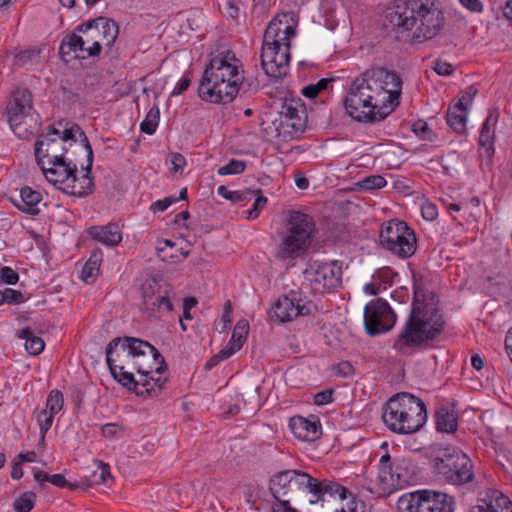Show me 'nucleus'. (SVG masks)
Listing matches in <instances>:
<instances>
[{
  "label": "nucleus",
  "instance_id": "38",
  "mask_svg": "<svg viewBox=\"0 0 512 512\" xmlns=\"http://www.w3.org/2000/svg\"><path fill=\"white\" fill-rule=\"evenodd\" d=\"M160 111L157 106H153L147 113L146 118L140 124V129L143 133L152 135L158 126Z\"/></svg>",
  "mask_w": 512,
  "mask_h": 512
},
{
  "label": "nucleus",
  "instance_id": "37",
  "mask_svg": "<svg viewBox=\"0 0 512 512\" xmlns=\"http://www.w3.org/2000/svg\"><path fill=\"white\" fill-rule=\"evenodd\" d=\"M34 478L40 485L44 482H50L59 488L69 487L73 489L75 487V485L70 484L62 474L49 475L45 471L37 470L34 472Z\"/></svg>",
  "mask_w": 512,
  "mask_h": 512
},
{
  "label": "nucleus",
  "instance_id": "12",
  "mask_svg": "<svg viewBox=\"0 0 512 512\" xmlns=\"http://www.w3.org/2000/svg\"><path fill=\"white\" fill-rule=\"evenodd\" d=\"M379 478L386 485L401 489L415 481V466L404 458L392 462L390 455L385 454L380 459Z\"/></svg>",
  "mask_w": 512,
  "mask_h": 512
},
{
  "label": "nucleus",
  "instance_id": "45",
  "mask_svg": "<svg viewBox=\"0 0 512 512\" xmlns=\"http://www.w3.org/2000/svg\"><path fill=\"white\" fill-rule=\"evenodd\" d=\"M386 184V179L381 175L368 176L358 183V185L364 190L380 189Z\"/></svg>",
  "mask_w": 512,
  "mask_h": 512
},
{
  "label": "nucleus",
  "instance_id": "42",
  "mask_svg": "<svg viewBox=\"0 0 512 512\" xmlns=\"http://www.w3.org/2000/svg\"><path fill=\"white\" fill-rule=\"evenodd\" d=\"M94 464L99 470L93 472V481L96 484H105L108 479H112L110 466L101 460H94Z\"/></svg>",
  "mask_w": 512,
  "mask_h": 512
},
{
  "label": "nucleus",
  "instance_id": "51",
  "mask_svg": "<svg viewBox=\"0 0 512 512\" xmlns=\"http://www.w3.org/2000/svg\"><path fill=\"white\" fill-rule=\"evenodd\" d=\"M421 213L425 220L433 221L438 216V209L434 203L425 202L421 207Z\"/></svg>",
  "mask_w": 512,
  "mask_h": 512
},
{
  "label": "nucleus",
  "instance_id": "54",
  "mask_svg": "<svg viewBox=\"0 0 512 512\" xmlns=\"http://www.w3.org/2000/svg\"><path fill=\"white\" fill-rule=\"evenodd\" d=\"M434 71L441 76H449L453 73V65L448 62L436 60L433 65Z\"/></svg>",
  "mask_w": 512,
  "mask_h": 512
},
{
  "label": "nucleus",
  "instance_id": "15",
  "mask_svg": "<svg viewBox=\"0 0 512 512\" xmlns=\"http://www.w3.org/2000/svg\"><path fill=\"white\" fill-rule=\"evenodd\" d=\"M395 322L396 315L385 300L379 298L365 306L364 325L367 334L375 336L388 332Z\"/></svg>",
  "mask_w": 512,
  "mask_h": 512
},
{
  "label": "nucleus",
  "instance_id": "4",
  "mask_svg": "<svg viewBox=\"0 0 512 512\" xmlns=\"http://www.w3.org/2000/svg\"><path fill=\"white\" fill-rule=\"evenodd\" d=\"M445 321L433 304L415 296L408 319L394 340L393 348L400 354H408L435 341L444 329Z\"/></svg>",
  "mask_w": 512,
  "mask_h": 512
},
{
  "label": "nucleus",
  "instance_id": "61",
  "mask_svg": "<svg viewBox=\"0 0 512 512\" xmlns=\"http://www.w3.org/2000/svg\"><path fill=\"white\" fill-rule=\"evenodd\" d=\"M154 374H150L148 376V380H150V383H151V387L153 388V390L151 391V395L153 394H157V391L156 389H158L159 391L162 389V386L163 384L165 383L166 379H162L161 376L155 378L154 377Z\"/></svg>",
  "mask_w": 512,
  "mask_h": 512
},
{
  "label": "nucleus",
  "instance_id": "48",
  "mask_svg": "<svg viewBox=\"0 0 512 512\" xmlns=\"http://www.w3.org/2000/svg\"><path fill=\"white\" fill-rule=\"evenodd\" d=\"M19 275L18 273L10 267H2L0 269V284L5 283L9 285H14L18 282Z\"/></svg>",
  "mask_w": 512,
  "mask_h": 512
},
{
  "label": "nucleus",
  "instance_id": "43",
  "mask_svg": "<svg viewBox=\"0 0 512 512\" xmlns=\"http://www.w3.org/2000/svg\"><path fill=\"white\" fill-rule=\"evenodd\" d=\"M55 414L45 410L40 411L37 414L36 420L40 427L41 431V441L43 442L45 439V434L49 431L53 424V418Z\"/></svg>",
  "mask_w": 512,
  "mask_h": 512
},
{
  "label": "nucleus",
  "instance_id": "32",
  "mask_svg": "<svg viewBox=\"0 0 512 512\" xmlns=\"http://www.w3.org/2000/svg\"><path fill=\"white\" fill-rule=\"evenodd\" d=\"M103 259V253L100 249H95L88 261L85 263V265L82 268V274L81 277L86 283H92L94 282L96 276L99 273L100 270V264Z\"/></svg>",
  "mask_w": 512,
  "mask_h": 512
},
{
  "label": "nucleus",
  "instance_id": "23",
  "mask_svg": "<svg viewBox=\"0 0 512 512\" xmlns=\"http://www.w3.org/2000/svg\"><path fill=\"white\" fill-rule=\"evenodd\" d=\"M289 427L293 435L302 441H315L322 434L320 421L315 416L311 418H305L300 415L291 417Z\"/></svg>",
  "mask_w": 512,
  "mask_h": 512
},
{
  "label": "nucleus",
  "instance_id": "25",
  "mask_svg": "<svg viewBox=\"0 0 512 512\" xmlns=\"http://www.w3.org/2000/svg\"><path fill=\"white\" fill-rule=\"evenodd\" d=\"M126 369L130 371L135 370L140 378H148V376L153 373L161 375L167 370V364L161 354L159 359H156V357L152 356L151 353L145 357H132L130 362L126 364Z\"/></svg>",
  "mask_w": 512,
  "mask_h": 512
},
{
  "label": "nucleus",
  "instance_id": "50",
  "mask_svg": "<svg viewBox=\"0 0 512 512\" xmlns=\"http://www.w3.org/2000/svg\"><path fill=\"white\" fill-rule=\"evenodd\" d=\"M3 295L5 296V303L8 304H19L24 300V296L20 291L11 288H5Z\"/></svg>",
  "mask_w": 512,
  "mask_h": 512
},
{
  "label": "nucleus",
  "instance_id": "57",
  "mask_svg": "<svg viewBox=\"0 0 512 512\" xmlns=\"http://www.w3.org/2000/svg\"><path fill=\"white\" fill-rule=\"evenodd\" d=\"M171 163L175 172H182L186 165L185 157L180 153H173L171 157Z\"/></svg>",
  "mask_w": 512,
  "mask_h": 512
},
{
  "label": "nucleus",
  "instance_id": "52",
  "mask_svg": "<svg viewBox=\"0 0 512 512\" xmlns=\"http://www.w3.org/2000/svg\"><path fill=\"white\" fill-rule=\"evenodd\" d=\"M175 202H177L176 197H166L162 200H157V201L153 202L150 206V209L153 212H162V211H165L168 207H170Z\"/></svg>",
  "mask_w": 512,
  "mask_h": 512
},
{
  "label": "nucleus",
  "instance_id": "28",
  "mask_svg": "<svg viewBox=\"0 0 512 512\" xmlns=\"http://www.w3.org/2000/svg\"><path fill=\"white\" fill-rule=\"evenodd\" d=\"M42 199L43 197L41 192L34 190L29 186H24L20 189L18 198L11 197L13 205L18 210L32 216L40 213L38 205Z\"/></svg>",
  "mask_w": 512,
  "mask_h": 512
},
{
  "label": "nucleus",
  "instance_id": "6",
  "mask_svg": "<svg viewBox=\"0 0 512 512\" xmlns=\"http://www.w3.org/2000/svg\"><path fill=\"white\" fill-rule=\"evenodd\" d=\"M382 419L391 431L398 434H412L419 431L426 423L427 409L420 398L408 392H402L388 400Z\"/></svg>",
  "mask_w": 512,
  "mask_h": 512
},
{
  "label": "nucleus",
  "instance_id": "7",
  "mask_svg": "<svg viewBox=\"0 0 512 512\" xmlns=\"http://www.w3.org/2000/svg\"><path fill=\"white\" fill-rule=\"evenodd\" d=\"M434 473L443 481L464 486L475 481L472 460L459 448L446 447L431 460Z\"/></svg>",
  "mask_w": 512,
  "mask_h": 512
},
{
  "label": "nucleus",
  "instance_id": "34",
  "mask_svg": "<svg viewBox=\"0 0 512 512\" xmlns=\"http://www.w3.org/2000/svg\"><path fill=\"white\" fill-rule=\"evenodd\" d=\"M18 337L25 340V349L31 355L40 354L45 347L43 339L30 329L24 328L18 332Z\"/></svg>",
  "mask_w": 512,
  "mask_h": 512
},
{
  "label": "nucleus",
  "instance_id": "53",
  "mask_svg": "<svg viewBox=\"0 0 512 512\" xmlns=\"http://www.w3.org/2000/svg\"><path fill=\"white\" fill-rule=\"evenodd\" d=\"M333 401V390L328 389L314 395V404L317 406L326 405Z\"/></svg>",
  "mask_w": 512,
  "mask_h": 512
},
{
  "label": "nucleus",
  "instance_id": "46",
  "mask_svg": "<svg viewBox=\"0 0 512 512\" xmlns=\"http://www.w3.org/2000/svg\"><path fill=\"white\" fill-rule=\"evenodd\" d=\"M248 333V323L246 321H239L234 328L231 342H237V349L242 347L243 342L246 340Z\"/></svg>",
  "mask_w": 512,
  "mask_h": 512
},
{
  "label": "nucleus",
  "instance_id": "2",
  "mask_svg": "<svg viewBox=\"0 0 512 512\" xmlns=\"http://www.w3.org/2000/svg\"><path fill=\"white\" fill-rule=\"evenodd\" d=\"M444 24V14L436 0H395L385 12V27L403 41L430 40Z\"/></svg>",
  "mask_w": 512,
  "mask_h": 512
},
{
  "label": "nucleus",
  "instance_id": "5",
  "mask_svg": "<svg viewBox=\"0 0 512 512\" xmlns=\"http://www.w3.org/2000/svg\"><path fill=\"white\" fill-rule=\"evenodd\" d=\"M85 132L75 123H66L61 131L53 126L47 128L35 143V157L39 166L46 167L53 161L75 156L74 149L83 151Z\"/></svg>",
  "mask_w": 512,
  "mask_h": 512
},
{
  "label": "nucleus",
  "instance_id": "29",
  "mask_svg": "<svg viewBox=\"0 0 512 512\" xmlns=\"http://www.w3.org/2000/svg\"><path fill=\"white\" fill-rule=\"evenodd\" d=\"M88 234L95 241L109 247L117 246L122 241L121 230L115 223H108L104 226H92L88 229Z\"/></svg>",
  "mask_w": 512,
  "mask_h": 512
},
{
  "label": "nucleus",
  "instance_id": "41",
  "mask_svg": "<svg viewBox=\"0 0 512 512\" xmlns=\"http://www.w3.org/2000/svg\"><path fill=\"white\" fill-rule=\"evenodd\" d=\"M332 82L331 79H320L315 84H310L305 86L302 89V95L309 99H314L319 95V93L325 89H327L328 85Z\"/></svg>",
  "mask_w": 512,
  "mask_h": 512
},
{
  "label": "nucleus",
  "instance_id": "47",
  "mask_svg": "<svg viewBox=\"0 0 512 512\" xmlns=\"http://www.w3.org/2000/svg\"><path fill=\"white\" fill-rule=\"evenodd\" d=\"M478 145H479L478 151H479L480 158L482 160L485 159L487 165H491L492 158H493L494 152H495L494 143H492V142L482 143V142L478 141Z\"/></svg>",
  "mask_w": 512,
  "mask_h": 512
},
{
  "label": "nucleus",
  "instance_id": "55",
  "mask_svg": "<svg viewBox=\"0 0 512 512\" xmlns=\"http://www.w3.org/2000/svg\"><path fill=\"white\" fill-rule=\"evenodd\" d=\"M190 83H191V74L188 72L183 75V77L180 79L178 84L175 86V88L172 92V95L177 96V95L182 94L184 91H186L188 89V87L190 86Z\"/></svg>",
  "mask_w": 512,
  "mask_h": 512
},
{
  "label": "nucleus",
  "instance_id": "27",
  "mask_svg": "<svg viewBox=\"0 0 512 512\" xmlns=\"http://www.w3.org/2000/svg\"><path fill=\"white\" fill-rule=\"evenodd\" d=\"M111 375L119 384L128 390L134 391L137 395L151 396L153 388L148 378L139 377V379L136 380L133 371L127 370L126 368H123L122 371L120 369L115 370V373Z\"/></svg>",
  "mask_w": 512,
  "mask_h": 512
},
{
  "label": "nucleus",
  "instance_id": "49",
  "mask_svg": "<svg viewBox=\"0 0 512 512\" xmlns=\"http://www.w3.org/2000/svg\"><path fill=\"white\" fill-rule=\"evenodd\" d=\"M267 203V198L265 196H258L251 209L247 210L245 213L247 219H255L258 217L260 211L264 208Z\"/></svg>",
  "mask_w": 512,
  "mask_h": 512
},
{
  "label": "nucleus",
  "instance_id": "20",
  "mask_svg": "<svg viewBox=\"0 0 512 512\" xmlns=\"http://www.w3.org/2000/svg\"><path fill=\"white\" fill-rule=\"evenodd\" d=\"M280 125L284 132L302 133L306 128L307 113L300 99L285 100L279 112Z\"/></svg>",
  "mask_w": 512,
  "mask_h": 512
},
{
  "label": "nucleus",
  "instance_id": "9",
  "mask_svg": "<svg viewBox=\"0 0 512 512\" xmlns=\"http://www.w3.org/2000/svg\"><path fill=\"white\" fill-rule=\"evenodd\" d=\"M159 359L160 352L148 341L125 336L112 339L106 347V362L110 373L126 368L132 357H145L148 354Z\"/></svg>",
  "mask_w": 512,
  "mask_h": 512
},
{
  "label": "nucleus",
  "instance_id": "14",
  "mask_svg": "<svg viewBox=\"0 0 512 512\" xmlns=\"http://www.w3.org/2000/svg\"><path fill=\"white\" fill-rule=\"evenodd\" d=\"M141 290L144 309L150 316L159 318L163 313L172 311L173 305L170 299L172 290L168 284L149 278L142 284Z\"/></svg>",
  "mask_w": 512,
  "mask_h": 512
},
{
  "label": "nucleus",
  "instance_id": "60",
  "mask_svg": "<svg viewBox=\"0 0 512 512\" xmlns=\"http://www.w3.org/2000/svg\"><path fill=\"white\" fill-rule=\"evenodd\" d=\"M223 13H224V15H226L232 19H235L239 15V8L233 2L228 1L225 3V5L223 7Z\"/></svg>",
  "mask_w": 512,
  "mask_h": 512
},
{
  "label": "nucleus",
  "instance_id": "26",
  "mask_svg": "<svg viewBox=\"0 0 512 512\" xmlns=\"http://www.w3.org/2000/svg\"><path fill=\"white\" fill-rule=\"evenodd\" d=\"M92 29L95 30V33L102 35V41L107 46L115 42L119 32L117 23L105 17H99L81 24L76 28V31L85 33Z\"/></svg>",
  "mask_w": 512,
  "mask_h": 512
},
{
  "label": "nucleus",
  "instance_id": "24",
  "mask_svg": "<svg viewBox=\"0 0 512 512\" xmlns=\"http://www.w3.org/2000/svg\"><path fill=\"white\" fill-rule=\"evenodd\" d=\"M470 512H512V502L498 490H488L477 499Z\"/></svg>",
  "mask_w": 512,
  "mask_h": 512
},
{
  "label": "nucleus",
  "instance_id": "13",
  "mask_svg": "<svg viewBox=\"0 0 512 512\" xmlns=\"http://www.w3.org/2000/svg\"><path fill=\"white\" fill-rule=\"evenodd\" d=\"M32 109V95L30 91L25 88L14 90L7 104L5 115L11 130L19 138H24L27 135L28 129L24 128L22 130V125L31 116Z\"/></svg>",
  "mask_w": 512,
  "mask_h": 512
},
{
  "label": "nucleus",
  "instance_id": "62",
  "mask_svg": "<svg viewBox=\"0 0 512 512\" xmlns=\"http://www.w3.org/2000/svg\"><path fill=\"white\" fill-rule=\"evenodd\" d=\"M118 425L115 423H107L102 426V435L106 438H112L116 435Z\"/></svg>",
  "mask_w": 512,
  "mask_h": 512
},
{
  "label": "nucleus",
  "instance_id": "17",
  "mask_svg": "<svg viewBox=\"0 0 512 512\" xmlns=\"http://www.w3.org/2000/svg\"><path fill=\"white\" fill-rule=\"evenodd\" d=\"M83 151L87 155V165L84 168L85 173L80 177L77 176V172L72 174L65 186L58 187V189L65 194L79 198H84L92 194L95 187L92 177L94 155L88 137H83Z\"/></svg>",
  "mask_w": 512,
  "mask_h": 512
},
{
  "label": "nucleus",
  "instance_id": "58",
  "mask_svg": "<svg viewBox=\"0 0 512 512\" xmlns=\"http://www.w3.org/2000/svg\"><path fill=\"white\" fill-rule=\"evenodd\" d=\"M254 194V192L250 191H231L229 194V199L232 202H241L245 200H250L251 196Z\"/></svg>",
  "mask_w": 512,
  "mask_h": 512
},
{
  "label": "nucleus",
  "instance_id": "40",
  "mask_svg": "<svg viewBox=\"0 0 512 512\" xmlns=\"http://www.w3.org/2000/svg\"><path fill=\"white\" fill-rule=\"evenodd\" d=\"M63 404L64 398L62 392L57 389L50 391L46 399V408L49 412L52 414L59 413L63 408Z\"/></svg>",
  "mask_w": 512,
  "mask_h": 512
},
{
  "label": "nucleus",
  "instance_id": "35",
  "mask_svg": "<svg viewBox=\"0 0 512 512\" xmlns=\"http://www.w3.org/2000/svg\"><path fill=\"white\" fill-rule=\"evenodd\" d=\"M158 257L165 262L176 263L180 261L179 256L177 254L178 249H176V244L169 240L163 239L159 241L158 246L156 247Z\"/></svg>",
  "mask_w": 512,
  "mask_h": 512
},
{
  "label": "nucleus",
  "instance_id": "11",
  "mask_svg": "<svg viewBox=\"0 0 512 512\" xmlns=\"http://www.w3.org/2000/svg\"><path fill=\"white\" fill-rule=\"evenodd\" d=\"M380 243L400 258H408L416 251V237L404 221L397 219L382 224Z\"/></svg>",
  "mask_w": 512,
  "mask_h": 512
},
{
  "label": "nucleus",
  "instance_id": "36",
  "mask_svg": "<svg viewBox=\"0 0 512 512\" xmlns=\"http://www.w3.org/2000/svg\"><path fill=\"white\" fill-rule=\"evenodd\" d=\"M498 121V113L497 112H491L486 120L484 121L480 135H479V142L482 143H488L492 142L494 143V137H495V126Z\"/></svg>",
  "mask_w": 512,
  "mask_h": 512
},
{
  "label": "nucleus",
  "instance_id": "10",
  "mask_svg": "<svg viewBox=\"0 0 512 512\" xmlns=\"http://www.w3.org/2000/svg\"><path fill=\"white\" fill-rule=\"evenodd\" d=\"M454 498L433 490H418L402 495L397 501L398 512H453Z\"/></svg>",
  "mask_w": 512,
  "mask_h": 512
},
{
  "label": "nucleus",
  "instance_id": "8",
  "mask_svg": "<svg viewBox=\"0 0 512 512\" xmlns=\"http://www.w3.org/2000/svg\"><path fill=\"white\" fill-rule=\"evenodd\" d=\"M287 233L282 237L276 253L279 260L295 259L311 244L315 230L313 218L300 211H292L287 224Z\"/></svg>",
  "mask_w": 512,
  "mask_h": 512
},
{
  "label": "nucleus",
  "instance_id": "56",
  "mask_svg": "<svg viewBox=\"0 0 512 512\" xmlns=\"http://www.w3.org/2000/svg\"><path fill=\"white\" fill-rule=\"evenodd\" d=\"M459 2L467 10L473 13H480L483 11V3L481 0H459Z\"/></svg>",
  "mask_w": 512,
  "mask_h": 512
},
{
  "label": "nucleus",
  "instance_id": "64",
  "mask_svg": "<svg viewBox=\"0 0 512 512\" xmlns=\"http://www.w3.org/2000/svg\"><path fill=\"white\" fill-rule=\"evenodd\" d=\"M354 369L348 361H343L338 364V373L344 377L351 375Z\"/></svg>",
  "mask_w": 512,
  "mask_h": 512
},
{
  "label": "nucleus",
  "instance_id": "16",
  "mask_svg": "<svg viewBox=\"0 0 512 512\" xmlns=\"http://www.w3.org/2000/svg\"><path fill=\"white\" fill-rule=\"evenodd\" d=\"M315 309L312 301L302 299L298 293L291 291L276 301L272 307L271 319L278 323L290 322L299 316L312 314Z\"/></svg>",
  "mask_w": 512,
  "mask_h": 512
},
{
  "label": "nucleus",
  "instance_id": "33",
  "mask_svg": "<svg viewBox=\"0 0 512 512\" xmlns=\"http://www.w3.org/2000/svg\"><path fill=\"white\" fill-rule=\"evenodd\" d=\"M78 51H84L83 38L77 35L76 33H72L65 36L59 48V54L61 58L65 62H68L69 59L67 57L70 56L72 53H76Z\"/></svg>",
  "mask_w": 512,
  "mask_h": 512
},
{
  "label": "nucleus",
  "instance_id": "1",
  "mask_svg": "<svg viewBox=\"0 0 512 512\" xmlns=\"http://www.w3.org/2000/svg\"><path fill=\"white\" fill-rule=\"evenodd\" d=\"M401 77L385 68H371L356 77L343 103L346 112L359 122L385 119L399 105Z\"/></svg>",
  "mask_w": 512,
  "mask_h": 512
},
{
  "label": "nucleus",
  "instance_id": "21",
  "mask_svg": "<svg viewBox=\"0 0 512 512\" xmlns=\"http://www.w3.org/2000/svg\"><path fill=\"white\" fill-rule=\"evenodd\" d=\"M288 16V13H283L277 15L270 21L263 37V40H266L267 44L275 45L278 43L284 47L290 48V39L296 35V30L293 26L288 24Z\"/></svg>",
  "mask_w": 512,
  "mask_h": 512
},
{
  "label": "nucleus",
  "instance_id": "31",
  "mask_svg": "<svg viewBox=\"0 0 512 512\" xmlns=\"http://www.w3.org/2000/svg\"><path fill=\"white\" fill-rule=\"evenodd\" d=\"M457 414L453 408L440 407L436 411V428L438 431L453 433L457 430Z\"/></svg>",
  "mask_w": 512,
  "mask_h": 512
},
{
  "label": "nucleus",
  "instance_id": "63",
  "mask_svg": "<svg viewBox=\"0 0 512 512\" xmlns=\"http://www.w3.org/2000/svg\"><path fill=\"white\" fill-rule=\"evenodd\" d=\"M235 348L233 346V344L230 342L229 345H227L226 347H224L223 349H221L217 354L216 356L221 360H225V359H228L229 357H231L234 353H235Z\"/></svg>",
  "mask_w": 512,
  "mask_h": 512
},
{
  "label": "nucleus",
  "instance_id": "39",
  "mask_svg": "<svg viewBox=\"0 0 512 512\" xmlns=\"http://www.w3.org/2000/svg\"><path fill=\"white\" fill-rule=\"evenodd\" d=\"M35 500V493L25 492L14 501L13 507L16 512H30L34 507Z\"/></svg>",
  "mask_w": 512,
  "mask_h": 512
},
{
  "label": "nucleus",
  "instance_id": "19",
  "mask_svg": "<svg viewBox=\"0 0 512 512\" xmlns=\"http://www.w3.org/2000/svg\"><path fill=\"white\" fill-rule=\"evenodd\" d=\"M306 278L323 289H335L341 285L342 267L338 261L312 262L305 271Z\"/></svg>",
  "mask_w": 512,
  "mask_h": 512
},
{
  "label": "nucleus",
  "instance_id": "30",
  "mask_svg": "<svg viewBox=\"0 0 512 512\" xmlns=\"http://www.w3.org/2000/svg\"><path fill=\"white\" fill-rule=\"evenodd\" d=\"M447 124L458 134L466 130L467 107L462 100L450 105L446 115Z\"/></svg>",
  "mask_w": 512,
  "mask_h": 512
},
{
  "label": "nucleus",
  "instance_id": "3",
  "mask_svg": "<svg viewBox=\"0 0 512 512\" xmlns=\"http://www.w3.org/2000/svg\"><path fill=\"white\" fill-rule=\"evenodd\" d=\"M240 67V60L230 50L212 57L200 80L199 97L213 104L231 103L239 93L243 80Z\"/></svg>",
  "mask_w": 512,
  "mask_h": 512
},
{
  "label": "nucleus",
  "instance_id": "22",
  "mask_svg": "<svg viewBox=\"0 0 512 512\" xmlns=\"http://www.w3.org/2000/svg\"><path fill=\"white\" fill-rule=\"evenodd\" d=\"M45 178L57 188L65 186L72 174L77 172V159L75 156L59 161H53L46 167L40 166Z\"/></svg>",
  "mask_w": 512,
  "mask_h": 512
},
{
  "label": "nucleus",
  "instance_id": "18",
  "mask_svg": "<svg viewBox=\"0 0 512 512\" xmlns=\"http://www.w3.org/2000/svg\"><path fill=\"white\" fill-rule=\"evenodd\" d=\"M261 66L265 74L272 78H280L287 73V66L290 61V48L281 44H267L263 40L262 51L260 55Z\"/></svg>",
  "mask_w": 512,
  "mask_h": 512
},
{
  "label": "nucleus",
  "instance_id": "59",
  "mask_svg": "<svg viewBox=\"0 0 512 512\" xmlns=\"http://www.w3.org/2000/svg\"><path fill=\"white\" fill-rule=\"evenodd\" d=\"M429 130L427 122L418 120L412 125V131L422 138L426 137V132Z\"/></svg>",
  "mask_w": 512,
  "mask_h": 512
},
{
  "label": "nucleus",
  "instance_id": "44",
  "mask_svg": "<svg viewBox=\"0 0 512 512\" xmlns=\"http://www.w3.org/2000/svg\"><path fill=\"white\" fill-rule=\"evenodd\" d=\"M246 163L242 160L231 159L226 165L218 169L219 175H234L244 172Z\"/></svg>",
  "mask_w": 512,
  "mask_h": 512
}]
</instances>
